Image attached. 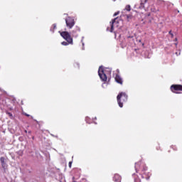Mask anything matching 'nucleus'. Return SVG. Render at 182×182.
I'll use <instances>...</instances> for the list:
<instances>
[{"mask_svg":"<svg viewBox=\"0 0 182 182\" xmlns=\"http://www.w3.org/2000/svg\"><path fill=\"white\" fill-rule=\"evenodd\" d=\"M135 170L136 173H139L142 178H145L146 180H149L150 178V176H151V173L147 171V167L144 163H136Z\"/></svg>","mask_w":182,"mask_h":182,"instance_id":"1","label":"nucleus"},{"mask_svg":"<svg viewBox=\"0 0 182 182\" xmlns=\"http://www.w3.org/2000/svg\"><path fill=\"white\" fill-rule=\"evenodd\" d=\"M110 73H112V69L110 68L103 69V67L100 66L98 70V75L102 82L107 80V76H109Z\"/></svg>","mask_w":182,"mask_h":182,"instance_id":"2","label":"nucleus"},{"mask_svg":"<svg viewBox=\"0 0 182 182\" xmlns=\"http://www.w3.org/2000/svg\"><path fill=\"white\" fill-rule=\"evenodd\" d=\"M60 35L63 39H65L66 41H63L61 43V45L63 46H68V45H73V38H72V36H70V33H69L68 31H63L60 33Z\"/></svg>","mask_w":182,"mask_h":182,"instance_id":"3","label":"nucleus"},{"mask_svg":"<svg viewBox=\"0 0 182 182\" xmlns=\"http://www.w3.org/2000/svg\"><path fill=\"white\" fill-rule=\"evenodd\" d=\"M117 100L119 107H123V103L127 102V95L124 92H120L117 97Z\"/></svg>","mask_w":182,"mask_h":182,"instance_id":"4","label":"nucleus"},{"mask_svg":"<svg viewBox=\"0 0 182 182\" xmlns=\"http://www.w3.org/2000/svg\"><path fill=\"white\" fill-rule=\"evenodd\" d=\"M65 23L68 29H72V28L75 26V18L70 16H68V18H65Z\"/></svg>","mask_w":182,"mask_h":182,"instance_id":"5","label":"nucleus"},{"mask_svg":"<svg viewBox=\"0 0 182 182\" xmlns=\"http://www.w3.org/2000/svg\"><path fill=\"white\" fill-rule=\"evenodd\" d=\"M171 90L173 93L179 94L182 92V85H173L171 87Z\"/></svg>","mask_w":182,"mask_h":182,"instance_id":"6","label":"nucleus"},{"mask_svg":"<svg viewBox=\"0 0 182 182\" xmlns=\"http://www.w3.org/2000/svg\"><path fill=\"white\" fill-rule=\"evenodd\" d=\"M119 22L117 21V18H115L112 22H110L111 28L109 31L113 32V31H114V28H119Z\"/></svg>","mask_w":182,"mask_h":182,"instance_id":"7","label":"nucleus"},{"mask_svg":"<svg viewBox=\"0 0 182 182\" xmlns=\"http://www.w3.org/2000/svg\"><path fill=\"white\" fill-rule=\"evenodd\" d=\"M113 181L114 182H122V176L117 173H115L113 177Z\"/></svg>","mask_w":182,"mask_h":182,"instance_id":"8","label":"nucleus"},{"mask_svg":"<svg viewBox=\"0 0 182 182\" xmlns=\"http://www.w3.org/2000/svg\"><path fill=\"white\" fill-rule=\"evenodd\" d=\"M115 81L117 83H119V85H122L123 83V80H122V77L119 76V75H117L115 76Z\"/></svg>","mask_w":182,"mask_h":182,"instance_id":"9","label":"nucleus"},{"mask_svg":"<svg viewBox=\"0 0 182 182\" xmlns=\"http://www.w3.org/2000/svg\"><path fill=\"white\" fill-rule=\"evenodd\" d=\"M0 161L1 163V166L3 168H5L6 167V164H5V158L4 157H1L0 158Z\"/></svg>","mask_w":182,"mask_h":182,"instance_id":"10","label":"nucleus"},{"mask_svg":"<svg viewBox=\"0 0 182 182\" xmlns=\"http://www.w3.org/2000/svg\"><path fill=\"white\" fill-rule=\"evenodd\" d=\"M77 31H80V28L79 27H77V28L75 30L73 31H72L73 36H75V33H76Z\"/></svg>","mask_w":182,"mask_h":182,"instance_id":"11","label":"nucleus"},{"mask_svg":"<svg viewBox=\"0 0 182 182\" xmlns=\"http://www.w3.org/2000/svg\"><path fill=\"white\" fill-rule=\"evenodd\" d=\"M143 8H144V4L143 3V1H141L139 9H143Z\"/></svg>","mask_w":182,"mask_h":182,"instance_id":"12","label":"nucleus"},{"mask_svg":"<svg viewBox=\"0 0 182 182\" xmlns=\"http://www.w3.org/2000/svg\"><path fill=\"white\" fill-rule=\"evenodd\" d=\"M125 9H126V11H130V9H131L130 5L126 6Z\"/></svg>","mask_w":182,"mask_h":182,"instance_id":"13","label":"nucleus"},{"mask_svg":"<svg viewBox=\"0 0 182 182\" xmlns=\"http://www.w3.org/2000/svg\"><path fill=\"white\" fill-rule=\"evenodd\" d=\"M53 29H56V24H53ZM53 29H52V28L50 29L51 32H53V31H54Z\"/></svg>","mask_w":182,"mask_h":182,"instance_id":"14","label":"nucleus"},{"mask_svg":"<svg viewBox=\"0 0 182 182\" xmlns=\"http://www.w3.org/2000/svg\"><path fill=\"white\" fill-rule=\"evenodd\" d=\"M134 181L135 182H141V181L139 178H135Z\"/></svg>","mask_w":182,"mask_h":182,"instance_id":"15","label":"nucleus"},{"mask_svg":"<svg viewBox=\"0 0 182 182\" xmlns=\"http://www.w3.org/2000/svg\"><path fill=\"white\" fill-rule=\"evenodd\" d=\"M68 166H69L70 168L72 167V161L69 162Z\"/></svg>","mask_w":182,"mask_h":182,"instance_id":"16","label":"nucleus"},{"mask_svg":"<svg viewBox=\"0 0 182 182\" xmlns=\"http://www.w3.org/2000/svg\"><path fill=\"white\" fill-rule=\"evenodd\" d=\"M119 14V11L114 13V16H117V14Z\"/></svg>","mask_w":182,"mask_h":182,"instance_id":"17","label":"nucleus"},{"mask_svg":"<svg viewBox=\"0 0 182 182\" xmlns=\"http://www.w3.org/2000/svg\"><path fill=\"white\" fill-rule=\"evenodd\" d=\"M25 115L27 116V117H29V114H25Z\"/></svg>","mask_w":182,"mask_h":182,"instance_id":"18","label":"nucleus"},{"mask_svg":"<svg viewBox=\"0 0 182 182\" xmlns=\"http://www.w3.org/2000/svg\"><path fill=\"white\" fill-rule=\"evenodd\" d=\"M105 85H106V83H104V84L102 85V87H104Z\"/></svg>","mask_w":182,"mask_h":182,"instance_id":"19","label":"nucleus"},{"mask_svg":"<svg viewBox=\"0 0 182 182\" xmlns=\"http://www.w3.org/2000/svg\"><path fill=\"white\" fill-rule=\"evenodd\" d=\"M9 116H12V114H11V113H9Z\"/></svg>","mask_w":182,"mask_h":182,"instance_id":"20","label":"nucleus"},{"mask_svg":"<svg viewBox=\"0 0 182 182\" xmlns=\"http://www.w3.org/2000/svg\"><path fill=\"white\" fill-rule=\"evenodd\" d=\"M144 2H145V4H146V2H147V0H144Z\"/></svg>","mask_w":182,"mask_h":182,"instance_id":"21","label":"nucleus"},{"mask_svg":"<svg viewBox=\"0 0 182 182\" xmlns=\"http://www.w3.org/2000/svg\"><path fill=\"white\" fill-rule=\"evenodd\" d=\"M107 31H109V28H107Z\"/></svg>","mask_w":182,"mask_h":182,"instance_id":"22","label":"nucleus"},{"mask_svg":"<svg viewBox=\"0 0 182 182\" xmlns=\"http://www.w3.org/2000/svg\"><path fill=\"white\" fill-rule=\"evenodd\" d=\"M22 154H23V152H21V156H22Z\"/></svg>","mask_w":182,"mask_h":182,"instance_id":"23","label":"nucleus"},{"mask_svg":"<svg viewBox=\"0 0 182 182\" xmlns=\"http://www.w3.org/2000/svg\"><path fill=\"white\" fill-rule=\"evenodd\" d=\"M85 45V43H82V46H84Z\"/></svg>","mask_w":182,"mask_h":182,"instance_id":"24","label":"nucleus"},{"mask_svg":"<svg viewBox=\"0 0 182 182\" xmlns=\"http://www.w3.org/2000/svg\"><path fill=\"white\" fill-rule=\"evenodd\" d=\"M73 182H76L75 181H73Z\"/></svg>","mask_w":182,"mask_h":182,"instance_id":"25","label":"nucleus"},{"mask_svg":"<svg viewBox=\"0 0 182 182\" xmlns=\"http://www.w3.org/2000/svg\"><path fill=\"white\" fill-rule=\"evenodd\" d=\"M116 35H117V34H116V33H115V36H116Z\"/></svg>","mask_w":182,"mask_h":182,"instance_id":"26","label":"nucleus"}]
</instances>
